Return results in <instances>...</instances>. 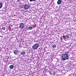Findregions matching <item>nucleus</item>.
Returning <instances> with one entry per match:
<instances>
[{"instance_id":"obj_1","label":"nucleus","mask_w":76,"mask_h":76,"mask_svg":"<svg viewBox=\"0 0 76 76\" xmlns=\"http://www.w3.org/2000/svg\"><path fill=\"white\" fill-rule=\"evenodd\" d=\"M61 58V60H63V61H64L65 60H66L69 59L68 54L65 53L62 55Z\"/></svg>"},{"instance_id":"obj_2","label":"nucleus","mask_w":76,"mask_h":76,"mask_svg":"<svg viewBox=\"0 0 76 76\" xmlns=\"http://www.w3.org/2000/svg\"><path fill=\"white\" fill-rule=\"evenodd\" d=\"M38 47H39V45L37 43L34 44L32 46V48L33 50H37Z\"/></svg>"},{"instance_id":"obj_3","label":"nucleus","mask_w":76,"mask_h":76,"mask_svg":"<svg viewBox=\"0 0 76 76\" xmlns=\"http://www.w3.org/2000/svg\"><path fill=\"white\" fill-rule=\"evenodd\" d=\"M29 7H30V6L27 4H25L24 7V8L25 10L28 9H29Z\"/></svg>"},{"instance_id":"obj_4","label":"nucleus","mask_w":76,"mask_h":76,"mask_svg":"<svg viewBox=\"0 0 76 76\" xmlns=\"http://www.w3.org/2000/svg\"><path fill=\"white\" fill-rule=\"evenodd\" d=\"M24 24L23 23H20V26L19 27V28L20 29H23L24 28Z\"/></svg>"},{"instance_id":"obj_5","label":"nucleus","mask_w":76,"mask_h":76,"mask_svg":"<svg viewBox=\"0 0 76 76\" xmlns=\"http://www.w3.org/2000/svg\"><path fill=\"white\" fill-rule=\"evenodd\" d=\"M26 54V53H25V52L22 51L21 53V55H22L23 57L24 56V55H25Z\"/></svg>"},{"instance_id":"obj_6","label":"nucleus","mask_w":76,"mask_h":76,"mask_svg":"<svg viewBox=\"0 0 76 76\" xmlns=\"http://www.w3.org/2000/svg\"><path fill=\"white\" fill-rule=\"evenodd\" d=\"M14 53L15 54L17 55V54H18V50H16L15 51H14Z\"/></svg>"},{"instance_id":"obj_7","label":"nucleus","mask_w":76,"mask_h":76,"mask_svg":"<svg viewBox=\"0 0 76 76\" xmlns=\"http://www.w3.org/2000/svg\"><path fill=\"white\" fill-rule=\"evenodd\" d=\"M61 2L62 1H61V0H58L57 2L58 4H61Z\"/></svg>"},{"instance_id":"obj_8","label":"nucleus","mask_w":76,"mask_h":76,"mask_svg":"<svg viewBox=\"0 0 76 76\" xmlns=\"http://www.w3.org/2000/svg\"><path fill=\"white\" fill-rule=\"evenodd\" d=\"M57 47V46L56 45L54 44L53 45L52 47V48H56V47Z\"/></svg>"},{"instance_id":"obj_9","label":"nucleus","mask_w":76,"mask_h":76,"mask_svg":"<svg viewBox=\"0 0 76 76\" xmlns=\"http://www.w3.org/2000/svg\"><path fill=\"white\" fill-rule=\"evenodd\" d=\"M69 37H69V34H67L65 35V37L67 39H68V38H69Z\"/></svg>"},{"instance_id":"obj_10","label":"nucleus","mask_w":76,"mask_h":76,"mask_svg":"<svg viewBox=\"0 0 76 76\" xmlns=\"http://www.w3.org/2000/svg\"><path fill=\"white\" fill-rule=\"evenodd\" d=\"M14 67V66H13V65H11L10 66V68L11 69H13Z\"/></svg>"},{"instance_id":"obj_11","label":"nucleus","mask_w":76,"mask_h":76,"mask_svg":"<svg viewBox=\"0 0 76 76\" xmlns=\"http://www.w3.org/2000/svg\"><path fill=\"white\" fill-rule=\"evenodd\" d=\"M31 29H32V27H28V28H27V30L28 31H29V30H31Z\"/></svg>"},{"instance_id":"obj_12","label":"nucleus","mask_w":76,"mask_h":76,"mask_svg":"<svg viewBox=\"0 0 76 76\" xmlns=\"http://www.w3.org/2000/svg\"><path fill=\"white\" fill-rule=\"evenodd\" d=\"M3 7V4L1 3H0V9L2 8Z\"/></svg>"},{"instance_id":"obj_13","label":"nucleus","mask_w":76,"mask_h":76,"mask_svg":"<svg viewBox=\"0 0 76 76\" xmlns=\"http://www.w3.org/2000/svg\"><path fill=\"white\" fill-rule=\"evenodd\" d=\"M2 28L3 29V30H4H4H5V28H4V27H2Z\"/></svg>"},{"instance_id":"obj_14","label":"nucleus","mask_w":76,"mask_h":76,"mask_svg":"<svg viewBox=\"0 0 76 76\" xmlns=\"http://www.w3.org/2000/svg\"><path fill=\"white\" fill-rule=\"evenodd\" d=\"M33 0H30V1L31 2V1H32Z\"/></svg>"},{"instance_id":"obj_15","label":"nucleus","mask_w":76,"mask_h":76,"mask_svg":"<svg viewBox=\"0 0 76 76\" xmlns=\"http://www.w3.org/2000/svg\"><path fill=\"white\" fill-rule=\"evenodd\" d=\"M20 0H18V1H20Z\"/></svg>"},{"instance_id":"obj_16","label":"nucleus","mask_w":76,"mask_h":76,"mask_svg":"<svg viewBox=\"0 0 76 76\" xmlns=\"http://www.w3.org/2000/svg\"><path fill=\"white\" fill-rule=\"evenodd\" d=\"M34 0V1H36V0Z\"/></svg>"},{"instance_id":"obj_17","label":"nucleus","mask_w":76,"mask_h":76,"mask_svg":"<svg viewBox=\"0 0 76 76\" xmlns=\"http://www.w3.org/2000/svg\"><path fill=\"white\" fill-rule=\"evenodd\" d=\"M63 39L62 38H61V39Z\"/></svg>"}]
</instances>
